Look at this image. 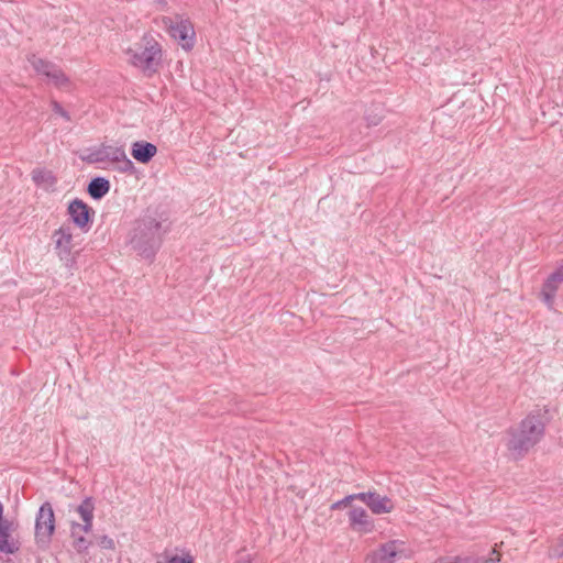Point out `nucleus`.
Instances as JSON below:
<instances>
[{
  "mask_svg": "<svg viewBox=\"0 0 563 563\" xmlns=\"http://www.w3.org/2000/svg\"><path fill=\"white\" fill-rule=\"evenodd\" d=\"M437 563H474L473 556H455V558H440Z\"/></svg>",
  "mask_w": 563,
  "mask_h": 563,
  "instance_id": "5701e85b",
  "label": "nucleus"
},
{
  "mask_svg": "<svg viewBox=\"0 0 563 563\" xmlns=\"http://www.w3.org/2000/svg\"><path fill=\"white\" fill-rule=\"evenodd\" d=\"M131 64L144 71L155 73L162 57V48L152 36H143L142 42L126 52Z\"/></svg>",
  "mask_w": 563,
  "mask_h": 563,
  "instance_id": "7ed1b4c3",
  "label": "nucleus"
},
{
  "mask_svg": "<svg viewBox=\"0 0 563 563\" xmlns=\"http://www.w3.org/2000/svg\"><path fill=\"white\" fill-rule=\"evenodd\" d=\"M110 190V181L104 177H93L87 187L88 195L93 200L102 199Z\"/></svg>",
  "mask_w": 563,
  "mask_h": 563,
  "instance_id": "4468645a",
  "label": "nucleus"
},
{
  "mask_svg": "<svg viewBox=\"0 0 563 563\" xmlns=\"http://www.w3.org/2000/svg\"><path fill=\"white\" fill-rule=\"evenodd\" d=\"M404 558H406V550L405 542L401 540H390L368 555L371 563H396Z\"/></svg>",
  "mask_w": 563,
  "mask_h": 563,
  "instance_id": "423d86ee",
  "label": "nucleus"
},
{
  "mask_svg": "<svg viewBox=\"0 0 563 563\" xmlns=\"http://www.w3.org/2000/svg\"><path fill=\"white\" fill-rule=\"evenodd\" d=\"M4 521H8V520L3 519V506L0 503V525H3Z\"/></svg>",
  "mask_w": 563,
  "mask_h": 563,
  "instance_id": "2f4dec72",
  "label": "nucleus"
},
{
  "mask_svg": "<svg viewBox=\"0 0 563 563\" xmlns=\"http://www.w3.org/2000/svg\"><path fill=\"white\" fill-rule=\"evenodd\" d=\"M549 421L548 409L532 410L516 427L508 429L509 435L506 443L514 460H521L526 454L537 445L545 433V426Z\"/></svg>",
  "mask_w": 563,
  "mask_h": 563,
  "instance_id": "f03ea898",
  "label": "nucleus"
},
{
  "mask_svg": "<svg viewBox=\"0 0 563 563\" xmlns=\"http://www.w3.org/2000/svg\"><path fill=\"white\" fill-rule=\"evenodd\" d=\"M114 163L118 164L117 168L122 173H133L135 170L133 162L128 158L123 147L121 148L120 154L118 155V158Z\"/></svg>",
  "mask_w": 563,
  "mask_h": 563,
  "instance_id": "aec40b11",
  "label": "nucleus"
},
{
  "mask_svg": "<svg viewBox=\"0 0 563 563\" xmlns=\"http://www.w3.org/2000/svg\"><path fill=\"white\" fill-rule=\"evenodd\" d=\"M52 110L56 113V114H59L62 118H64L66 121H70L71 118L69 115V113L62 107V104L56 101V100H53L52 101Z\"/></svg>",
  "mask_w": 563,
  "mask_h": 563,
  "instance_id": "393cba45",
  "label": "nucleus"
},
{
  "mask_svg": "<svg viewBox=\"0 0 563 563\" xmlns=\"http://www.w3.org/2000/svg\"><path fill=\"white\" fill-rule=\"evenodd\" d=\"M55 531V516L52 505L46 501L38 510L35 520V539L38 545H48Z\"/></svg>",
  "mask_w": 563,
  "mask_h": 563,
  "instance_id": "20e7f679",
  "label": "nucleus"
},
{
  "mask_svg": "<svg viewBox=\"0 0 563 563\" xmlns=\"http://www.w3.org/2000/svg\"><path fill=\"white\" fill-rule=\"evenodd\" d=\"M563 282V262L551 273L542 285L540 297L542 301L552 308L559 285Z\"/></svg>",
  "mask_w": 563,
  "mask_h": 563,
  "instance_id": "1a4fd4ad",
  "label": "nucleus"
},
{
  "mask_svg": "<svg viewBox=\"0 0 563 563\" xmlns=\"http://www.w3.org/2000/svg\"><path fill=\"white\" fill-rule=\"evenodd\" d=\"M238 563H245V562H238Z\"/></svg>",
  "mask_w": 563,
  "mask_h": 563,
  "instance_id": "473e14b6",
  "label": "nucleus"
},
{
  "mask_svg": "<svg viewBox=\"0 0 563 563\" xmlns=\"http://www.w3.org/2000/svg\"><path fill=\"white\" fill-rule=\"evenodd\" d=\"M95 505L91 497H87L78 506L77 511L82 520H93Z\"/></svg>",
  "mask_w": 563,
  "mask_h": 563,
  "instance_id": "6ab92c4d",
  "label": "nucleus"
},
{
  "mask_svg": "<svg viewBox=\"0 0 563 563\" xmlns=\"http://www.w3.org/2000/svg\"><path fill=\"white\" fill-rule=\"evenodd\" d=\"M99 544H100L101 548L108 549V550H113L114 547H115L113 539H111L108 536H102L99 539Z\"/></svg>",
  "mask_w": 563,
  "mask_h": 563,
  "instance_id": "c756f323",
  "label": "nucleus"
},
{
  "mask_svg": "<svg viewBox=\"0 0 563 563\" xmlns=\"http://www.w3.org/2000/svg\"><path fill=\"white\" fill-rule=\"evenodd\" d=\"M31 177L37 186L46 185L48 187H53L57 183V178L53 172L45 168H34L31 173Z\"/></svg>",
  "mask_w": 563,
  "mask_h": 563,
  "instance_id": "dca6fc26",
  "label": "nucleus"
},
{
  "mask_svg": "<svg viewBox=\"0 0 563 563\" xmlns=\"http://www.w3.org/2000/svg\"><path fill=\"white\" fill-rule=\"evenodd\" d=\"M549 556L551 559L563 558V533L560 534L555 543L549 548Z\"/></svg>",
  "mask_w": 563,
  "mask_h": 563,
  "instance_id": "4be33fe9",
  "label": "nucleus"
},
{
  "mask_svg": "<svg viewBox=\"0 0 563 563\" xmlns=\"http://www.w3.org/2000/svg\"><path fill=\"white\" fill-rule=\"evenodd\" d=\"M493 554L496 556L490 558H473L474 563H499L500 562V554L497 552L496 549L493 550Z\"/></svg>",
  "mask_w": 563,
  "mask_h": 563,
  "instance_id": "a878e982",
  "label": "nucleus"
},
{
  "mask_svg": "<svg viewBox=\"0 0 563 563\" xmlns=\"http://www.w3.org/2000/svg\"><path fill=\"white\" fill-rule=\"evenodd\" d=\"M157 563H195L194 559L190 555L186 556H179V555H173L165 562H157Z\"/></svg>",
  "mask_w": 563,
  "mask_h": 563,
  "instance_id": "bb28decb",
  "label": "nucleus"
},
{
  "mask_svg": "<svg viewBox=\"0 0 563 563\" xmlns=\"http://www.w3.org/2000/svg\"><path fill=\"white\" fill-rule=\"evenodd\" d=\"M52 240L55 244V251L62 261L70 260L73 250V233L69 225H62L53 232Z\"/></svg>",
  "mask_w": 563,
  "mask_h": 563,
  "instance_id": "6e6552de",
  "label": "nucleus"
},
{
  "mask_svg": "<svg viewBox=\"0 0 563 563\" xmlns=\"http://www.w3.org/2000/svg\"><path fill=\"white\" fill-rule=\"evenodd\" d=\"M13 522L4 521L0 525V552L4 554H15L19 552L21 543L12 536Z\"/></svg>",
  "mask_w": 563,
  "mask_h": 563,
  "instance_id": "9b49d317",
  "label": "nucleus"
},
{
  "mask_svg": "<svg viewBox=\"0 0 563 563\" xmlns=\"http://www.w3.org/2000/svg\"><path fill=\"white\" fill-rule=\"evenodd\" d=\"M353 501V495H347L343 499L335 501L332 504L331 509H340L342 507L351 506Z\"/></svg>",
  "mask_w": 563,
  "mask_h": 563,
  "instance_id": "c85d7f7f",
  "label": "nucleus"
},
{
  "mask_svg": "<svg viewBox=\"0 0 563 563\" xmlns=\"http://www.w3.org/2000/svg\"><path fill=\"white\" fill-rule=\"evenodd\" d=\"M89 545H90V542L85 537H78L74 541V548L76 549V551L78 553H82V552L87 551Z\"/></svg>",
  "mask_w": 563,
  "mask_h": 563,
  "instance_id": "b1692460",
  "label": "nucleus"
},
{
  "mask_svg": "<svg viewBox=\"0 0 563 563\" xmlns=\"http://www.w3.org/2000/svg\"><path fill=\"white\" fill-rule=\"evenodd\" d=\"M80 528L84 532H90L92 529V520H84V525H79L77 522H73L71 526V534L75 536V529Z\"/></svg>",
  "mask_w": 563,
  "mask_h": 563,
  "instance_id": "cd10ccee",
  "label": "nucleus"
},
{
  "mask_svg": "<svg viewBox=\"0 0 563 563\" xmlns=\"http://www.w3.org/2000/svg\"><path fill=\"white\" fill-rule=\"evenodd\" d=\"M73 223L84 232H88L93 222L95 210L79 198L71 200L67 208Z\"/></svg>",
  "mask_w": 563,
  "mask_h": 563,
  "instance_id": "39448f33",
  "label": "nucleus"
},
{
  "mask_svg": "<svg viewBox=\"0 0 563 563\" xmlns=\"http://www.w3.org/2000/svg\"><path fill=\"white\" fill-rule=\"evenodd\" d=\"M169 231L170 221L167 211L159 206L148 207L132 223L128 234V244L140 256L153 258Z\"/></svg>",
  "mask_w": 563,
  "mask_h": 563,
  "instance_id": "f257e3e1",
  "label": "nucleus"
},
{
  "mask_svg": "<svg viewBox=\"0 0 563 563\" xmlns=\"http://www.w3.org/2000/svg\"><path fill=\"white\" fill-rule=\"evenodd\" d=\"M349 523L352 530L360 533H369L374 530V521L362 507H352L349 512Z\"/></svg>",
  "mask_w": 563,
  "mask_h": 563,
  "instance_id": "9d476101",
  "label": "nucleus"
},
{
  "mask_svg": "<svg viewBox=\"0 0 563 563\" xmlns=\"http://www.w3.org/2000/svg\"><path fill=\"white\" fill-rule=\"evenodd\" d=\"M372 494H373V492H364V493H357V494H352V495H353V500L360 499V500L364 501L365 504H367V501L369 499H372Z\"/></svg>",
  "mask_w": 563,
  "mask_h": 563,
  "instance_id": "7c9ffc66",
  "label": "nucleus"
},
{
  "mask_svg": "<svg viewBox=\"0 0 563 563\" xmlns=\"http://www.w3.org/2000/svg\"><path fill=\"white\" fill-rule=\"evenodd\" d=\"M157 154L155 144L147 141H135L131 145L132 157L141 164L150 163Z\"/></svg>",
  "mask_w": 563,
  "mask_h": 563,
  "instance_id": "ddd939ff",
  "label": "nucleus"
},
{
  "mask_svg": "<svg viewBox=\"0 0 563 563\" xmlns=\"http://www.w3.org/2000/svg\"><path fill=\"white\" fill-rule=\"evenodd\" d=\"M168 33L185 51H190L196 41V33L189 20H181L175 24L168 21Z\"/></svg>",
  "mask_w": 563,
  "mask_h": 563,
  "instance_id": "0eeeda50",
  "label": "nucleus"
},
{
  "mask_svg": "<svg viewBox=\"0 0 563 563\" xmlns=\"http://www.w3.org/2000/svg\"><path fill=\"white\" fill-rule=\"evenodd\" d=\"M122 146H111L102 144L99 148L92 150L84 161L89 164L111 162L114 163L120 154Z\"/></svg>",
  "mask_w": 563,
  "mask_h": 563,
  "instance_id": "f8f14e48",
  "label": "nucleus"
},
{
  "mask_svg": "<svg viewBox=\"0 0 563 563\" xmlns=\"http://www.w3.org/2000/svg\"><path fill=\"white\" fill-rule=\"evenodd\" d=\"M366 505L376 515L388 514L394 508V504L389 497L380 496L376 492H373L372 499H369Z\"/></svg>",
  "mask_w": 563,
  "mask_h": 563,
  "instance_id": "2eb2a0df",
  "label": "nucleus"
},
{
  "mask_svg": "<svg viewBox=\"0 0 563 563\" xmlns=\"http://www.w3.org/2000/svg\"><path fill=\"white\" fill-rule=\"evenodd\" d=\"M29 60H30L32 67L34 68V70L38 75H43V76H45V74L49 69H52V66L54 65L52 62H48V60L43 59V58H38L35 55H33Z\"/></svg>",
  "mask_w": 563,
  "mask_h": 563,
  "instance_id": "412c9836",
  "label": "nucleus"
},
{
  "mask_svg": "<svg viewBox=\"0 0 563 563\" xmlns=\"http://www.w3.org/2000/svg\"><path fill=\"white\" fill-rule=\"evenodd\" d=\"M384 118V108L379 103L371 104L364 114V120L368 128L377 126Z\"/></svg>",
  "mask_w": 563,
  "mask_h": 563,
  "instance_id": "f3484780",
  "label": "nucleus"
},
{
  "mask_svg": "<svg viewBox=\"0 0 563 563\" xmlns=\"http://www.w3.org/2000/svg\"><path fill=\"white\" fill-rule=\"evenodd\" d=\"M45 77L49 79L56 87H64L69 82L68 77L64 74V71L57 66L53 65L52 69H49Z\"/></svg>",
  "mask_w": 563,
  "mask_h": 563,
  "instance_id": "a211bd4d",
  "label": "nucleus"
}]
</instances>
